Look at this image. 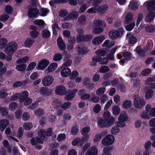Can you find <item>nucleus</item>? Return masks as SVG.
I'll list each match as a JSON object with an SVG mask.
<instances>
[{
    "instance_id": "nucleus-53",
    "label": "nucleus",
    "mask_w": 155,
    "mask_h": 155,
    "mask_svg": "<svg viewBox=\"0 0 155 155\" xmlns=\"http://www.w3.org/2000/svg\"><path fill=\"white\" fill-rule=\"evenodd\" d=\"M71 105V103L70 102H66L64 103L61 105V107L64 110L69 108Z\"/></svg>"
},
{
    "instance_id": "nucleus-39",
    "label": "nucleus",
    "mask_w": 155,
    "mask_h": 155,
    "mask_svg": "<svg viewBox=\"0 0 155 155\" xmlns=\"http://www.w3.org/2000/svg\"><path fill=\"white\" fill-rule=\"evenodd\" d=\"M112 149V147L110 146H107L104 147L102 153L101 155H112L110 153Z\"/></svg>"
},
{
    "instance_id": "nucleus-41",
    "label": "nucleus",
    "mask_w": 155,
    "mask_h": 155,
    "mask_svg": "<svg viewBox=\"0 0 155 155\" xmlns=\"http://www.w3.org/2000/svg\"><path fill=\"white\" fill-rule=\"evenodd\" d=\"M135 50L139 57H142L146 55L143 49H142L140 46H137Z\"/></svg>"
},
{
    "instance_id": "nucleus-27",
    "label": "nucleus",
    "mask_w": 155,
    "mask_h": 155,
    "mask_svg": "<svg viewBox=\"0 0 155 155\" xmlns=\"http://www.w3.org/2000/svg\"><path fill=\"white\" fill-rule=\"evenodd\" d=\"M78 12L76 11H73L69 13L68 15V18L65 20H67L70 19L75 20L78 16Z\"/></svg>"
},
{
    "instance_id": "nucleus-43",
    "label": "nucleus",
    "mask_w": 155,
    "mask_h": 155,
    "mask_svg": "<svg viewBox=\"0 0 155 155\" xmlns=\"http://www.w3.org/2000/svg\"><path fill=\"white\" fill-rule=\"evenodd\" d=\"M132 105L131 101L130 100H126L124 101L122 104V106L124 109H128Z\"/></svg>"
},
{
    "instance_id": "nucleus-24",
    "label": "nucleus",
    "mask_w": 155,
    "mask_h": 155,
    "mask_svg": "<svg viewBox=\"0 0 155 155\" xmlns=\"http://www.w3.org/2000/svg\"><path fill=\"white\" fill-rule=\"evenodd\" d=\"M19 101L20 103L23 102L28 96V92L26 91H23L21 93H19Z\"/></svg>"
},
{
    "instance_id": "nucleus-64",
    "label": "nucleus",
    "mask_w": 155,
    "mask_h": 155,
    "mask_svg": "<svg viewBox=\"0 0 155 155\" xmlns=\"http://www.w3.org/2000/svg\"><path fill=\"white\" fill-rule=\"evenodd\" d=\"M123 56L127 60H130L132 57L131 54L128 52L126 51L123 53Z\"/></svg>"
},
{
    "instance_id": "nucleus-46",
    "label": "nucleus",
    "mask_w": 155,
    "mask_h": 155,
    "mask_svg": "<svg viewBox=\"0 0 155 155\" xmlns=\"http://www.w3.org/2000/svg\"><path fill=\"white\" fill-rule=\"evenodd\" d=\"M34 41L31 38H28L24 42V45L25 47L29 48L31 46Z\"/></svg>"
},
{
    "instance_id": "nucleus-26",
    "label": "nucleus",
    "mask_w": 155,
    "mask_h": 155,
    "mask_svg": "<svg viewBox=\"0 0 155 155\" xmlns=\"http://www.w3.org/2000/svg\"><path fill=\"white\" fill-rule=\"evenodd\" d=\"M8 121L6 119H2L0 120V131H2L9 125Z\"/></svg>"
},
{
    "instance_id": "nucleus-25",
    "label": "nucleus",
    "mask_w": 155,
    "mask_h": 155,
    "mask_svg": "<svg viewBox=\"0 0 155 155\" xmlns=\"http://www.w3.org/2000/svg\"><path fill=\"white\" fill-rule=\"evenodd\" d=\"M57 44L60 50L63 51L65 49V44L61 38H58Z\"/></svg>"
},
{
    "instance_id": "nucleus-21",
    "label": "nucleus",
    "mask_w": 155,
    "mask_h": 155,
    "mask_svg": "<svg viewBox=\"0 0 155 155\" xmlns=\"http://www.w3.org/2000/svg\"><path fill=\"white\" fill-rule=\"evenodd\" d=\"M30 29L31 31L30 32V35L33 38L37 37L38 34V31H37V28L35 25H32L30 27Z\"/></svg>"
},
{
    "instance_id": "nucleus-3",
    "label": "nucleus",
    "mask_w": 155,
    "mask_h": 155,
    "mask_svg": "<svg viewBox=\"0 0 155 155\" xmlns=\"http://www.w3.org/2000/svg\"><path fill=\"white\" fill-rule=\"evenodd\" d=\"M124 32V29L122 28H119L118 31L112 30L109 33V36L112 39H114L117 38L119 36L122 35Z\"/></svg>"
},
{
    "instance_id": "nucleus-22",
    "label": "nucleus",
    "mask_w": 155,
    "mask_h": 155,
    "mask_svg": "<svg viewBox=\"0 0 155 155\" xmlns=\"http://www.w3.org/2000/svg\"><path fill=\"white\" fill-rule=\"evenodd\" d=\"M39 138L40 139H42L43 141H45L47 139L46 135V131L44 130L41 129L39 130L38 132Z\"/></svg>"
},
{
    "instance_id": "nucleus-37",
    "label": "nucleus",
    "mask_w": 155,
    "mask_h": 155,
    "mask_svg": "<svg viewBox=\"0 0 155 155\" xmlns=\"http://www.w3.org/2000/svg\"><path fill=\"white\" fill-rule=\"evenodd\" d=\"M84 144V142L81 141V139L79 137H77L73 141L72 144L73 146H76L78 144L79 146H81Z\"/></svg>"
},
{
    "instance_id": "nucleus-7",
    "label": "nucleus",
    "mask_w": 155,
    "mask_h": 155,
    "mask_svg": "<svg viewBox=\"0 0 155 155\" xmlns=\"http://www.w3.org/2000/svg\"><path fill=\"white\" fill-rule=\"evenodd\" d=\"M49 63V61L47 59L41 60L38 63L36 68L38 70H43L47 67Z\"/></svg>"
},
{
    "instance_id": "nucleus-49",
    "label": "nucleus",
    "mask_w": 155,
    "mask_h": 155,
    "mask_svg": "<svg viewBox=\"0 0 155 155\" xmlns=\"http://www.w3.org/2000/svg\"><path fill=\"white\" fill-rule=\"evenodd\" d=\"M145 30L148 32H153L155 31V27L151 25H148L145 27Z\"/></svg>"
},
{
    "instance_id": "nucleus-11",
    "label": "nucleus",
    "mask_w": 155,
    "mask_h": 155,
    "mask_svg": "<svg viewBox=\"0 0 155 155\" xmlns=\"http://www.w3.org/2000/svg\"><path fill=\"white\" fill-rule=\"evenodd\" d=\"M78 94L82 100H87L90 98V95L88 93H87L86 91L83 89H81L79 91Z\"/></svg>"
},
{
    "instance_id": "nucleus-28",
    "label": "nucleus",
    "mask_w": 155,
    "mask_h": 155,
    "mask_svg": "<svg viewBox=\"0 0 155 155\" xmlns=\"http://www.w3.org/2000/svg\"><path fill=\"white\" fill-rule=\"evenodd\" d=\"M155 13L154 12H150L148 14L145 18V21L147 22H150L153 21L155 17Z\"/></svg>"
},
{
    "instance_id": "nucleus-15",
    "label": "nucleus",
    "mask_w": 155,
    "mask_h": 155,
    "mask_svg": "<svg viewBox=\"0 0 155 155\" xmlns=\"http://www.w3.org/2000/svg\"><path fill=\"white\" fill-rule=\"evenodd\" d=\"M66 92V89L63 85H60L57 87L55 90V93L56 94L60 95H64Z\"/></svg>"
},
{
    "instance_id": "nucleus-13",
    "label": "nucleus",
    "mask_w": 155,
    "mask_h": 155,
    "mask_svg": "<svg viewBox=\"0 0 155 155\" xmlns=\"http://www.w3.org/2000/svg\"><path fill=\"white\" fill-rule=\"evenodd\" d=\"M93 38V35L91 34H87L83 36V35H77V41H80L82 40L84 41H88L92 39Z\"/></svg>"
},
{
    "instance_id": "nucleus-42",
    "label": "nucleus",
    "mask_w": 155,
    "mask_h": 155,
    "mask_svg": "<svg viewBox=\"0 0 155 155\" xmlns=\"http://www.w3.org/2000/svg\"><path fill=\"white\" fill-rule=\"evenodd\" d=\"M29 60V58L28 56H26L20 58L17 60L16 63L17 64H21L27 62Z\"/></svg>"
},
{
    "instance_id": "nucleus-63",
    "label": "nucleus",
    "mask_w": 155,
    "mask_h": 155,
    "mask_svg": "<svg viewBox=\"0 0 155 155\" xmlns=\"http://www.w3.org/2000/svg\"><path fill=\"white\" fill-rule=\"evenodd\" d=\"M17 107V104L15 102H13L9 105V109L11 111H13Z\"/></svg>"
},
{
    "instance_id": "nucleus-14",
    "label": "nucleus",
    "mask_w": 155,
    "mask_h": 155,
    "mask_svg": "<svg viewBox=\"0 0 155 155\" xmlns=\"http://www.w3.org/2000/svg\"><path fill=\"white\" fill-rule=\"evenodd\" d=\"M77 51L79 54H87L89 51L87 48L84 45H80L78 46L77 48Z\"/></svg>"
},
{
    "instance_id": "nucleus-55",
    "label": "nucleus",
    "mask_w": 155,
    "mask_h": 155,
    "mask_svg": "<svg viewBox=\"0 0 155 155\" xmlns=\"http://www.w3.org/2000/svg\"><path fill=\"white\" fill-rule=\"evenodd\" d=\"M40 15L42 16H45L49 12V10L46 8H43L40 9Z\"/></svg>"
},
{
    "instance_id": "nucleus-8",
    "label": "nucleus",
    "mask_w": 155,
    "mask_h": 155,
    "mask_svg": "<svg viewBox=\"0 0 155 155\" xmlns=\"http://www.w3.org/2000/svg\"><path fill=\"white\" fill-rule=\"evenodd\" d=\"M39 11L35 8H31L29 9L28 12V16L30 18H36L38 15Z\"/></svg>"
},
{
    "instance_id": "nucleus-9",
    "label": "nucleus",
    "mask_w": 155,
    "mask_h": 155,
    "mask_svg": "<svg viewBox=\"0 0 155 155\" xmlns=\"http://www.w3.org/2000/svg\"><path fill=\"white\" fill-rule=\"evenodd\" d=\"M151 108V106L150 105H147L146 107V111L142 112L140 114L141 117L142 119H148L150 118L151 116L148 113Z\"/></svg>"
},
{
    "instance_id": "nucleus-17",
    "label": "nucleus",
    "mask_w": 155,
    "mask_h": 155,
    "mask_svg": "<svg viewBox=\"0 0 155 155\" xmlns=\"http://www.w3.org/2000/svg\"><path fill=\"white\" fill-rule=\"evenodd\" d=\"M97 6L98 13L101 15L105 14L108 9V6L106 4H104L101 6Z\"/></svg>"
},
{
    "instance_id": "nucleus-62",
    "label": "nucleus",
    "mask_w": 155,
    "mask_h": 155,
    "mask_svg": "<svg viewBox=\"0 0 155 155\" xmlns=\"http://www.w3.org/2000/svg\"><path fill=\"white\" fill-rule=\"evenodd\" d=\"M103 117L105 120H109L111 114L109 111H105L103 113Z\"/></svg>"
},
{
    "instance_id": "nucleus-23",
    "label": "nucleus",
    "mask_w": 155,
    "mask_h": 155,
    "mask_svg": "<svg viewBox=\"0 0 155 155\" xmlns=\"http://www.w3.org/2000/svg\"><path fill=\"white\" fill-rule=\"evenodd\" d=\"M144 92L145 93V97L148 99L151 98L153 94V91L148 87L145 88Z\"/></svg>"
},
{
    "instance_id": "nucleus-54",
    "label": "nucleus",
    "mask_w": 155,
    "mask_h": 155,
    "mask_svg": "<svg viewBox=\"0 0 155 155\" xmlns=\"http://www.w3.org/2000/svg\"><path fill=\"white\" fill-rule=\"evenodd\" d=\"M109 70L110 68L108 67L103 66L100 68L98 71L101 73H106Z\"/></svg>"
},
{
    "instance_id": "nucleus-52",
    "label": "nucleus",
    "mask_w": 155,
    "mask_h": 155,
    "mask_svg": "<svg viewBox=\"0 0 155 155\" xmlns=\"http://www.w3.org/2000/svg\"><path fill=\"white\" fill-rule=\"evenodd\" d=\"M62 58V55L60 53L55 54L53 57V60L55 61H60L61 60Z\"/></svg>"
},
{
    "instance_id": "nucleus-60",
    "label": "nucleus",
    "mask_w": 155,
    "mask_h": 155,
    "mask_svg": "<svg viewBox=\"0 0 155 155\" xmlns=\"http://www.w3.org/2000/svg\"><path fill=\"white\" fill-rule=\"evenodd\" d=\"M7 42V39L5 38H2L0 40V49L3 48Z\"/></svg>"
},
{
    "instance_id": "nucleus-38",
    "label": "nucleus",
    "mask_w": 155,
    "mask_h": 155,
    "mask_svg": "<svg viewBox=\"0 0 155 155\" xmlns=\"http://www.w3.org/2000/svg\"><path fill=\"white\" fill-rule=\"evenodd\" d=\"M113 114L115 116H117L119 114L120 111V108L117 105L113 106L111 109Z\"/></svg>"
},
{
    "instance_id": "nucleus-20",
    "label": "nucleus",
    "mask_w": 155,
    "mask_h": 155,
    "mask_svg": "<svg viewBox=\"0 0 155 155\" xmlns=\"http://www.w3.org/2000/svg\"><path fill=\"white\" fill-rule=\"evenodd\" d=\"M127 38L130 44L134 45L137 41V39L130 32L127 35Z\"/></svg>"
},
{
    "instance_id": "nucleus-10",
    "label": "nucleus",
    "mask_w": 155,
    "mask_h": 155,
    "mask_svg": "<svg viewBox=\"0 0 155 155\" xmlns=\"http://www.w3.org/2000/svg\"><path fill=\"white\" fill-rule=\"evenodd\" d=\"M58 66V65L55 62L52 63L45 70L44 72L46 74L52 73L56 69Z\"/></svg>"
},
{
    "instance_id": "nucleus-16",
    "label": "nucleus",
    "mask_w": 155,
    "mask_h": 155,
    "mask_svg": "<svg viewBox=\"0 0 155 155\" xmlns=\"http://www.w3.org/2000/svg\"><path fill=\"white\" fill-rule=\"evenodd\" d=\"M105 39L103 35H100L94 38L92 41V43L95 45L100 44Z\"/></svg>"
},
{
    "instance_id": "nucleus-18",
    "label": "nucleus",
    "mask_w": 155,
    "mask_h": 155,
    "mask_svg": "<svg viewBox=\"0 0 155 155\" xmlns=\"http://www.w3.org/2000/svg\"><path fill=\"white\" fill-rule=\"evenodd\" d=\"M98 151L97 147L93 146L87 150L85 155H98Z\"/></svg>"
},
{
    "instance_id": "nucleus-47",
    "label": "nucleus",
    "mask_w": 155,
    "mask_h": 155,
    "mask_svg": "<svg viewBox=\"0 0 155 155\" xmlns=\"http://www.w3.org/2000/svg\"><path fill=\"white\" fill-rule=\"evenodd\" d=\"M41 35L43 38H48L50 36V32L48 30L44 29L42 31Z\"/></svg>"
},
{
    "instance_id": "nucleus-1",
    "label": "nucleus",
    "mask_w": 155,
    "mask_h": 155,
    "mask_svg": "<svg viewBox=\"0 0 155 155\" xmlns=\"http://www.w3.org/2000/svg\"><path fill=\"white\" fill-rule=\"evenodd\" d=\"M115 121L114 118L112 117L110 118L109 120H103L102 118L99 119L97 123L98 126L100 127H108L111 126Z\"/></svg>"
},
{
    "instance_id": "nucleus-33",
    "label": "nucleus",
    "mask_w": 155,
    "mask_h": 155,
    "mask_svg": "<svg viewBox=\"0 0 155 155\" xmlns=\"http://www.w3.org/2000/svg\"><path fill=\"white\" fill-rule=\"evenodd\" d=\"M155 80L152 78H149L147 80L145 83L146 84L148 85L150 87L153 89L155 88V83H153L154 81Z\"/></svg>"
},
{
    "instance_id": "nucleus-29",
    "label": "nucleus",
    "mask_w": 155,
    "mask_h": 155,
    "mask_svg": "<svg viewBox=\"0 0 155 155\" xmlns=\"http://www.w3.org/2000/svg\"><path fill=\"white\" fill-rule=\"evenodd\" d=\"M128 117L127 113L126 111H123L120 113L118 118V120L119 121H126L128 119Z\"/></svg>"
},
{
    "instance_id": "nucleus-4",
    "label": "nucleus",
    "mask_w": 155,
    "mask_h": 155,
    "mask_svg": "<svg viewBox=\"0 0 155 155\" xmlns=\"http://www.w3.org/2000/svg\"><path fill=\"white\" fill-rule=\"evenodd\" d=\"M115 139L114 136L112 134H108L102 140L101 143L104 146L110 145L114 143Z\"/></svg>"
},
{
    "instance_id": "nucleus-45",
    "label": "nucleus",
    "mask_w": 155,
    "mask_h": 155,
    "mask_svg": "<svg viewBox=\"0 0 155 155\" xmlns=\"http://www.w3.org/2000/svg\"><path fill=\"white\" fill-rule=\"evenodd\" d=\"M114 45V41H110L108 40H106L102 45L103 47L109 48L112 47Z\"/></svg>"
},
{
    "instance_id": "nucleus-36",
    "label": "nucleus",
    "mask_w": 155,
    "mask_h": 155,
    "mask_svg": "<svg viewBox=\"0 0 155 155\" xmlns=\"http://www.w3.org/2000/svg\"><path fill=\"white\" fill-rule=\"evenodd\" d=\"M40 92L41 95L48 96L51 95V91L46 88L43 87L40 89Z\"/></svg>"
},
{
    "instance_id": "nucleus-59",
    "label": "nucleus",
    "mask_w": 155,
    "mask_h": 155,
    "mask_svg": "<svg viewBox=\"0 0 155 155\" xmlns=\"http://www.w3.org/2000/svg\"><path fill=\"white\" fill-rule=\"evenodd\" d=\"M61 101L58 99L54 100L52 103V105L54 108H57L60 106Z\"/></svg>"
},
{
    "instance_id": "nucleus-30",
    "label": "nucleus",
    "mask_w": 155,
    "mask_h": 155,
    "mask_svg": "<svg viewBox=\"0 0 155 155\" xmlns=\"http://www.w3.org/2000/svg\"><path fill=\"white\" fill-rule=\"evenodd\" d=\"M93 26L94 27L101 26L103 28H105L106 26V24L103 21L97 20L94 22Z\"/></svg>"
},
{
    "instance_id": "nucleus-19",
    "label": "nucleus",
    "mask_w": 155,
    "mask_h": 155,
    "mask_svg": "<svg viewBox=\"0 0 155 155\" xmlns=\"http://www.w3.org/2000/svg\"><path fill=\"white\" fill-rule=\"evenodd\" d=\"M144 4L147 5V9L149 10H155V1H147L144 3Z\"/></svg>"
},
{
    "instance_id": "nucleus-5",
    "label": "nucleus",
    "mask_w": 155,
    "mask_h": 155,
    "mask_svg": "<svg viewBox=\"0 0 155 155\" xmlns=\"http://www.w3.org/2000/svg\"><path fill=\"white\" fill-rule=\"evenodd\" d=\"M17 45L16 43L12 42L8 43L5 49L4 52L7 54H12L17 50Z\"/></svg>"
},
{
    "instance_id": "nucleus-34",
    "label": "nucleus",
    "mask_w": 155,
    "mask_h": 155,
    "mask_svg": "<svg viewBox=\"0 0 155 155\" xmlns=\"http://www.w3.org/2000/svg\"><path fill=\"white\" fill-rule=\"evenodd\" d=\"M133 19V14L130 12L128 13L126 15L124 22L126 24H128L132 21Z\"/></svg>"
},
{
    "instance_id": "nucleus-61",
    "label": "nucleus",
    "mask_w": 155,
    "mask_h": 155,
    "mask_svg": "<svg viewBox=\"0 0 155 155\" xmlns=\"http://www.w3.org/2000/svg\"><path fill=\"white\" fill-rule=\"evenodd\" d=\"M101 107L99 104H96L94 107L93 110L95 113H98L101 110Z\"/></svg>"
},
{
    "instance_id": "nucleus-48",
    "label": "nucleus",
    "mask_w": 155,
    "mask_h": 155,
    "mask_svg": "<svg viewBox=\"0 0 155 155\" xmlns=\"http://www.w3.org/2000/svg\"><path fill=\"white\" fill-rule=\"evenodd\" d=\"M7 89L6 88H4L0 91V98H4L7 97L8 94L6 92Z\"/></svg>"
},
{
    "instance_id": "nucleus-32",
    "label": "nucleus",
    "mask_w": 155,
    "mask_h": 155,
    "mask_svg": "<svg viewBox=\"0 0 155 155\" xmlns=\"http://www.w3.org/2000/svg\"><path fill=\"white\" fill-rule=\"evenodd\" d=\"M30 143L32 145L34 146L37 143H42L43 141L42 139H40L39 138L37 137L35 138H32L30 140Z\"/></svg>"
},
{
    "instance_id": "nucleus-35",
    "label": "nucleus",
    "mask_w": 155,
    "mask_h": 155,
    "mask_svg": "<svg viewBox=\"0 0 155 155\" xmlns=\"http://www.w3.org/2000/svg\"><path fill=\"white\" fill-rule=\"evenodd\" d=\"M71 73V70L69 68H66L62 69L61 72V75L63 77H67Z\"/></svg>"
},
{
    "instance_id": "nucleus-56",
    "label": "nucleus",
    "mask_w": 155,
    "mask_h": 155,
    "mask_svg": "<svg viewBox=\"0 0 155 155\" xmlns=\"http://www.w3.org/2000/svg\"><path fill=\"white\" fill-rule=\"evenodd\" d=\"M106 91V88L104 87H100L96 91V94L97 95H100L104 94Z\"/></svg>"
},
{
    "instance_id": "nucleus-50",
    "label": "nucleus",
    "mask_w": 155,
    "mask_h": 155,
    "mask_svg": "<svg viewBox=\"0 0 155 155\" xmlns=\"http://www.w3.org/2000/svg\"><path fill=\"white\" fill-rule=\"evenodd\" d=\"M35 114L37 116H41L44 114V111L41 108H38L34 111Z\"/></svg>"
},
{
    "instance_id": "nucleus-6",
    "label": "nucleus",
    "mask_w": 155,
    "mask_h": 155,
    "mask_svg": "<svg viewBox=\"0 0 155 155\" xmlns=\"http://www.w3.org/2000/svg\"><path fill=\"white\" fill-rule=\"evenodd\" d=\"M54 81L53 77L50 75H47L42 78V84L44 86H48L53 83Z\"/></svg>"
},
{
    "instance_id": "nucleus-2",
    "label": "nucleus",
    "mask_w": 155,
    "mask_h": 155,
    "mask_svg": "<svg viewBox=\"0 0 155 155\" xmlns=\"http://www.w3.org/2000/svg\"><path fill=\"white\" fill-rule=\"evenodd\" d=\"M146 103L144 99L138 95H135L134 101V107L137 108H141L145 106Z\"/></svg>"
},
{
    "instance_id": "nucleus-44",
    "label": "nucleus",
    "mask_w": 155,
    "mask_h": 155,
    "mask_svg": "<svg viewBox=\"0 0 155 155\" xmlns=\"http://www.w3.org/2000/svg\"><path fill=\"white\" fill-rule=\"evenodd\" d=\"M120 130L119 127L116 125L112 128L110 133L113 135H116L120 133Z\"/></svg>"
},
{
    "instance_id": "nucleus-57",
    "label": "nucleus",
    "mask_w": 155,
    "mask_h": 155,
    "mask_svg": "<svg viewBox=\"0 0 155 155\" xmlns=\"http://www.w3.org/2000/svg\"><path fill=\"white\" fill-rule=\"evenodd\" d=\"M87 12L88 13H98L97 6L91 7L87 11Z\"/></svg>"
},
{
    "instance_id": "nucleus-31",
    "label": "nucleus",
    "mask_w": 155,
    "mask_h": 155,
    "mask_svg": "<svg viewBox=\"0 0 155 155\" xmlns=\"http://www.w3.org/2000/svg\"><path fill=\"white\" fill-rule=\"evenodd\" d=\"M139 6L138 2L136 0H133L130 1L129 5V8L133 10L137 9Z\"/></svg>"
},
{
    "instance_id": "nucleus-12",
    "label": "nucleus",
    "mask_w": 155,
    "mask_h": 155,
    "mask_svg": "<svg viewBox=\"0 0 155 155\" xmlns=\"http://www.w3.org/2000/svg\"><path fill=\"white\" fill-rule=\"evenodd\" d=\"M78 90L74 89L69 90L67 95L65 97V99L67 101H70L73 99L75 97V94L78 91Z\"/></svg>"
},
{
    "instance_id": "nucleus-51",
    "label": "nucleus",
    "mask_w": 155,
    "mask_h": 155,
    "mask_svg": "<svg viewBox=\"0 0 155 155\" xmlns=\"http://www.w3.org/2000/svg\"><path fill=\"white\" fill-rule=\"evenodd\" d=\"M32 124L30 122L25 123L23 126V128L25 130H29L31 129L32 128Z\"/></svg>"
},
{
    "instance_id": "nucleus-58",
    "label": "nucleus",
    "mask_w": 155,
    "mask_h": 155,
    "mask_svg": "<svg viewBox=\"0 0 155 155\" xmlns=\"http://www.w3.org/2000/svg\"><path fill=\"white\" fill-rule=\"evenodd\" d=\"M26 67V65L25 64H22L17 65L15 68L18 71H22L25 70Z\"/></svg>"
},
{
    "instance_id": "nucleus-40",
    "label": "nucleus",
    "mask_w": 155,
    "mask_h": 155,
    "mask_svg": "<svg viewBox=\"0 0 155 155\" xmlns=\"http://www.w3.org/2000/svg\"><path fill=\"white\" fill-rule=\"evenodd\" d=\"M87 19V17L86 15H81L78 18V21L80 24H85Z\"/></svg>"
}]
</instances>
